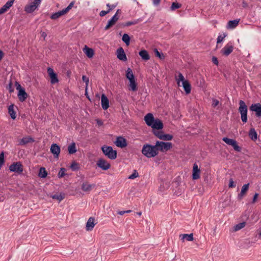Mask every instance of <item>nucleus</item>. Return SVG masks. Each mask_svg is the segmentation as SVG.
<instances>
[{
	"label": "nucleus",
	"instance_id": "69168bd1",
	"mask_svg": "<svg viewBox=\"0 0 261 261\" xmlns=\"http://www.w3.org/2000/svg\"><path fill=\"white\" fill-rule=\"evenodd\" d=\"M96 123L97 124V125H98L99 126H101L103 124V122L100 119H96Z\"/></svg>",
	"mask_w": 261,
	"mask_h": 261
},
{
	"label": "nucleus",
	"instance_id": "423d86ee",
	"mask_svg": "<svg viewBox=\"0 0 261 261\" xmlns=\"http://www.w3.org/2000/svg\"><path fill=\"white\" fill-rule=\"evenodd\" d=\"M224 141L227 145L231 146L234 150L237 152H241L242 148L238 144L237 141L233 139H230L227 137H224L222 138Z\"/></svg>",
	"mask_w": 261,
	"mask_h": 261
},
{
	"label": "nucleus",
	"instance_id": "72a5a7b5",
	"mask_svg": "<svg viewBox=\"0 0 261 261\" xmlns=\"http://www.w3.org/2000/svg\"><path fill=\"white\" fill-rule=\"evenodd\" d=\"M125 76L128 80L135 79V76L133 72V70L130 68H128L126 70Z\"/></svg>",
	"mask_w": 261,
	"mask_h": 261
},
{
	"label": "nucleus",
	"instance_id": "e433bc0d",
	"mask_svg": "<svg viewBox=\"0 0 261 261\" xmlns=\"http://www.w3.org/2000/svg\"><path fill=\"white\" fill-rule=\"evenodd\" d=\"M70 168L72 171H78L80 169V164L76 161H74L72 162L70 165Z\"/></svg>",
	"mask_w": 261,
	"mask_h": 261
},
{
	"label": "nucleus",
	"instance_id": "20e7f679",
	"mask_svg": "<svg viewBox=\"0 0 261 261\" xmlns=\"http://www.w3.org/2000/svg\"><path fill=\"white\" fill-rule=\"evenodd\" d=\"M238 111L240 113L242 121L244 123H246L247 122V106L242 100L239 101Z\"/></svg>",
	"mask_w": 261,
	"mask_h": 261
},
{
	"label": "nucleus",
	"instance_id": "de8ad7c7",
	"mask_svg": "<svg viewBox=\"0 0 261 261\" xmlns=\"http://www.w3.org/2000/svg\"><path fill=\"white\" fill-rule=\"evenodd\" d=\"M163 137L162 139L163 140L170 141L173 139V135H170V134H164V136H163Z\"/></svg>",
	"mask_w": 261,
	"mask_h": 261
},
{
	"label": "nucleus",
	"instance_id": "412c9836",
	"mask_svg": "<svg viewBox=\"0 0 261 261\" xmlns=\"http://www.w3.org/2000/svg\"><path fill=\"white\" fill-rule=\"evenodd\" d=\"M249 187V183L244 185L241 189V192L238 194V199L241 200L243 196L246 194Z\"/></svg>",
	"mask_w": 261,
	"mask_h": 261
},
{
	"label": "nucleus",
	"instance_id": "39448f33",
	"mask_svg": "<svg viewBox=\"0 0 261 261\" xmlns=\"http://www.w3.org/2000/svg\"><path fill=\"white\" fill-rule=\"evenodd\" d=\"M155 145L157 149V151L160 150L162 152L168 151L173 147V144L171 142L160 141H157Z\"/></svg>",
	"mask_w": 261,
	"mask_h": 261
},
{
	"label": "nucleus",
	"instance_id": "a878e982",
	"mask_svg": "<svg viewBox=\"0 0 261 261\" xmlns=\"http://www.w3.org/2000/svg\"><path fill=\"white\" fill-rule=\"evenodd\" d=\"M94 184H89L88 182H84L82 184L81 189L84 192H90L92 190V188L95 187Z\"/></svg>",
	"mask_w": 261,
	"mask_h": 261
},
{
	"label": "nucleus",
	"instance_id": "09e8293b",
	"mask_svg": "<svg viewBox=\"0 0 261 261\" xmlns=\"http://www.w3.org/2000/svg\"><path fill=\"white\" fill-rule=\"evenodd\" d=\"M139 176V174L136 170H134L133 173L128 176L129 179H134Z\"/></svg>",
	"mask_w": 261,
	"mask_h": 261
},
{
	"label": "nucleus",
	"instance_id": "7ed1b4c3",
	"mask_svg": "<svg viewBox=\"0 0 261 261\" xmlns=\"http://www.w3.org/2000/svg\"><path fill=\"white\" fill-rule=\"evenodd\" d=\"M101 149L102 153L111 160H115L117 157V152L116 150H114L112 146L103 145L101 147Z\"/></svg>",
	"mask_w": 261,
	"mask_h": 261
},
{
	"label": "nucleus",
	"instance_id": "338daca9",
	"mask_svg": "<svg viewBox=\"0 0 261 261\" xmlns=\"http://www.w3.org/2000/svg\"><path fill=\"white\" fill-rule=\"evenodd\" d=\"M117 26L118 28H121L126 27L125 22L119 23L118 24Z\"/></svg>",
	"mask_w": 261,
	"mask_h": 261
},
{
	"label": "nucleus",
	"instance_id": "cd10ccee",
	"mask_svg": "<svg viewBox=\"0 0 261 261\" xmlns=\"http://www.w3.org/2000/svg\"><path fill=\"white\" fill-rule=\"evenodd\" d=\"M14 104H11V105H10L8 107V113L10 115L11 118L12 119L15 120L16 118V111L14 110Z\"/></svg>",
	"mask_w": 261,
	"mask_h": 261
},
{
	"label": "nucleus",
	"instance_id": "052dcab7",
	"mask_svg": "<svg viewBox=\"0 0 261 261\" xmlns=\"http://www.w3.org/2000/svg\"><path fill=\"white\" fill-rule=\"evenodd\" d=\"M131 211H132L131 210L121 211H119L118 212V214H119L120 215H123L125 213H129L131 212Z\"/></svg>",
	"mask_w": 261,
	"mask_h": 261
},
{
	"label": "nucleus",
	"instance_id": "4d7b16f0",
	"mask_svg": "<svg viewBox=\"0 0 261 261\" xmlns=\"http://www.w3.org/2000/svg\"><path fill=\"white\" fill-rule=\"evenodd\" d=\"M15 86H16V90H18V91L20 90V89H22V88H23V87H22L21 86V85L19 83V82H18L17 81L15 82Z\"/></svg>",
	"mask_w": 261,
	"mask_h": 261
},
{
	"label": "nucleus",
	"instance_id": "dca6fc26",
	"mask_svg": "<svg viewBox=\"0 0 261 261\" xmlns=\"http://www.w3.org/2000/svg\"><path fill=\"white\" fill-rule=\"evenodd\" d=\"M153 131L156 130H161L163 129L164 127V124L163 122L159 119H155L150 126Z\"/></svg>",
	"mask_w": 261,
	"mask_h": 261
},
{
	"label": "nucleus",
	"instance_id": "2f4dec72",
	"mask_svg": "<svg viewBox=\"0 0 261 261\" xmlns=\"http://www.w3.org/2000/svg\"><path fill=\"white\" fill-rule=\"evenodd\" d=\"M51 197L54 199L58 200L59 201H62L65 197V194L63 192H61L59 194H55L51 196Z\"/></svg>",
	"mask_w": 261,
	"mask_h": 261
},
{
	"label": "nucleus",
	"instance_id": "0e129e2a",
	"mask_svg": "<svg viewBox=\"0 0 261 261\" xmlns=\"http://www.w3.org/2000/svg\"><path fill=\"white\" fill-rule=\"evenodd\" d=\"M87 90H88V88H87V87H85V95L86 97V98L89 100V101H91V98H90V96H89L88 94V91H87Z\"/></svg>",
	"mask_w": 261,
	"mask_h": 261
},
{
	"label": "nucleus",
	"instance_id": "6e6552de",
	"mask_svg": "<svg viewBox=\"0 0 261 261\" xmlns=\"http://www.w3.org/2000/svg\"><path fill=\"white\" fill-rule=\"evenodd\" d=\"M96 166L103 170H107L111 167V164L106 160L100 158L96 162Z\"/></svg>",
	"mask_w": 261,
	"mask_h": 261
},
{
	"label": "nucleus",
	"instance_id": "5fc2aeb1",
	"mask_svg": "<svg viewBox=\"0 0 261 261\" xmlns=\"http://www.w3.org/2000/svg\"><path fill=\"white\" fill-rule=\"evenodd\" d=\"M212 61L215 65H218L219 61L218 58L216 57L213 56L212 59Z\"/></svg>",
	"mask_w": 261,
	"mask_h": 261
},
{
	"label": "nucleus",
	"instance_id": "4c0bfd02",
	"mask_svg": "<svg viewBox=\"0 0 261 261\" xmlns=\"http://www.w3.org/2000/svg\"><path fill=\"white\" fill-rule=\"evenodd\" d=\"M153 51L155 57L159 58L161 60H164L165 59V56L163 53L161 51H159L157 48H154Z\"/></svg>",
	"mask_w": 261,
	"mask_h": 261
},
{
	"label": "nucleus",
	"instance_id": "b1692460",
	"mask_svg": "<svg viewBox=\"0 0 261 261\" xmlns=\"http://www.w3.org/2000/svg\"><path fill=\"white\" fill-rule=\"evenodd\" d=\"M83 51L88 58H92L94 55V50L86 45L83 48Z\"/></svg>",
	"mask_w": 261,
	"mask_h": 261
},
{
	"label": "nucleus",
	"instance_id": "13d9d810",
	"mask_svg": "<svg viewBox=\"0 0 261 261\" xmlns=\"http://www.w3.org/2000/svg\"><path fill=\"white\" fill-rule=\"evenodd\" d=\"M142 21V18H139V19H135L133 21H132V24L133 25H135V24H136L137 23H138L139 22H141Z\"/></svg>",
	"mask_w": 261,
	"mask_h": 261
},
{
	"label": "nucleus",
	"instance_id": "f03ea898",
	"mask_svg": "<svg viewBox=\"0 0 261 261\" xmlns=\"http://www.w3.org/2000/svg\"><path fill=\"white\" fill-rule=\"evenodd\" d=\"M177 84L180 86V82L182 83V87L186 94H189L191 91V86L190 82L188 80H186L182 74L178 72V78L176 79Z\"/></svg>",
	"mask_w": 261,
	"mask_h": 261
},
{
	"label": "nucleus",
	"instance_id": "79ce46f5",
	"mask_svg": "<svg viewBox=\"0 0 261 261\" xmlns=\"http://www.w3.org/2000/svg\"><path fill=\"white\" fill-rule=\"evenodd\" d=\"M153 134L156 136L159 139H161V140H162L163 139V136H164V133L163 131L162 130H159V131H157V130H153Z\"/></svg>",
	"mask_w": 261,
	"mask_h": 261
},
{
	"label": "nucleus",
	"instance_id": "a211bd4d",
	"mask_svg": "<svg viewBox=\"0 0 261 261\" xmlns=\"http://www.w3.org/2000/svg\"><path fill=\"white\" fill-rule=\"evenodd\" d=\"M117 57L118 59L122 61H126L127 59L124 49L120 47L117 50Z\"/></svg>",
	"mask_w": 261,
	"mask_h": 261
},
{
	"label": "nucleus",
	"instance_id": "f704fd0d",
	"mask_svg": "<svg viewBox=\"0 0 261 261\" xmlns=\"http://www.w3.org/2000/svg\"><path fill=\"white\" fill-rule=\"evenodd\" d=\"M47 176V172L44 167H41L39 170L38 176L40 178H44Z\"/></svg>",
	"mask_w": 261,
	"mask_h": 261
},
{
	"label": "nucleus",
	"instance_id": "f257e3e1",
	"mask_svg": "<svg viewBox=\"0 0 261 261\" xmlns=\"http://www.w3.org/2000/svg\"><path fill=\"white\" fill-rule=\"evenodd\" d=\"M141 151L142 153L148 158L154 157L159 153L155 145L147 143L143 145Z\"/></svg>",
	"mask_w": 261,
	"mask_h": 261
},
{
	"label": "nucleus",
	"instance_id": "6ab92c4d",
	"mask_svg": "<svg viewBox=\"0 0 261 261\" xmlns=\"http://www.w3.org/2000/svg\"><path fill=\"white\" fill-rule=\"evenodd\" d=\"M17 96L21 102H23L27 99L28 94L26 92L24 88L18 91Z\"/></svg>",
	"mask_w": 261,
	"mask_h": 261
},
{
	"label": "nucleus",
	"instance_id": "a18cd8bd",
	"mask_svg": "<svg viewBox=\"0 0 261 261\" xmlns=\"http://www.w3.org/2000/svg\"><path fill=\"white\" fill-rule=\"evenodd\" d=\"M66 171V169L65 168H61L58 174V176L59 178L63 177L65 175V172Z\"/></svg>",
	"mask_w": 261,
	"mask_h": 261
},
{
	"label": "nucleus",
	"instance_id": "ea45409f",
	"mask_svg": "<svg viewBox=\"0 0 261 261\" xmlns=\"http://www.w3.org/2000/svg\"><path fill=\"white\" fill-rule=\"evenodd\" d=\"M116 5H112V8H109V9L107 11L102 10L99 13V16L101 17L105 16L106 14L109 13L111 11H112L113 9H114L116 7Z\"/></svg>",
	"mask_w": 261,
	"mask_h": 261
},
{
	"label": "nucleus",
	"instance_id": "c9c22d12",
	"mask_svg": "<svg viewBox=\"0 0 261 261\" xmlns=\"http://www.w3.org/2000/svg\"><path fill=\"white\" fill-rule=\"evenodd\" d=\"M64 15H65L64 13L63 12V11L62 10H61V11H59L58 12H57L56 13L52 14L50 16V18L51 19L55 20V19L59 18V17H60L61 16H62Z\"/></svg>",
	"mask_w": 261,
	"mask_h": 261
},
{
	"label": "nucleus",
	"instance_id": "c85d7f7f",
	"mask_svg": "<svg viewBox=\"0 0 261 261\" xmlns=\"http://www.w3.org/2000/svg\"><path fill=\"white\" fill-rule=\"evenodd\" d=\"M77 151L76 144L73 142L68 146V152L69 154H73Z\"/></svg>",
	"mask_w": 261,
	"mask_h": 261
},
{
	"label": "nucleus",
	"instance_id": "f3484780",
	"mask_svg": "<svg viewBox=\"0 0 261 261\" xmlns=\"http://www.w3.org/2000/svg\"><path fill=\"white\" fill-rule=\"evenodd\" d=\"M101 105L104 110H107L109 107V100L105 94L102 93L101 96Z\"/></svg>",
	"mask_w": 261,
	"mask_h": 261
},
{
	"label": "nucleus",
	"instance_id": "6e6d98bb",
	"mask_svg": "<svg viewBox=\"0 0 261 261\" xmlns=\"http://www.w3.org/2000/svg\"><path fill=\"white\" fill-rule=\"evenodd\" d=\"M258 195H259V194L257 193H255L254 194V195H253V197L252 198V203H254L256 201L258 197Z\"/></svg>",
	"mask_w": 261,
	"mask_h": 261
},
{
	"label": "nucleus",
	"instance_id": "58836bf2",
	"mask_svg": "<svg viewBox=\"0 0 261 261\" xmlns=\"http://www.w3.org/2000/svg\"><path fill=\"white\" fill-rule=\"evenodd\" d=\"M122 41L125 43L127 46H128L130 44V37L127 34H124L122 38Z\"/></svg>",
	"mask_w": 261,
	"mask_h": 261
},
{
	"label": "nucleus",
	"instance_id": "7c9ffc66",
	"mask_svg": "<svg viewBox=\"0 0 261 261\" xmlns=\"http://www.w3.org/2000/svg\"><path fill=\"white\" fill-rule=\"evenodd\" d=\"M240 19L229 20L227 23V28L233 29L235 28L239 24Z\"/></svg>",
	"mask_w": 261,
	"mask_h": 261
},
{
	"label": "nucleus",
	"instance_id": "393cba45",
	"mask_svg": "<svg viewBox=\"0 0 261 261\" xmlns=\"http://www.w3.org/2000/svg\"><path fill=\"white\" fill-rule=\"evenodd\" d=\"M139 55L141 58V59L145 61H148L150 59V56L148 53V51L145 49H141L139 52Z\"/></svg>",
	"mask_w": 261,
	"mask_h": 261
},
{
	"label": "nucleus",
	"instance_id": "2eb2a0df",
	"mask_svg": "<svg viewBox=\"0 0 261 261\" xmlns=\"http://www.w3.org/2000/svg\"><path fill=\"white\" fill-rule=\"evenodd\" d=\"M200 170L198 167V165L196 163H194L192 169V179L193 180H196L200 178Z\"/></svg>",
	"mask_w": 261,
	"mask_h": 261
},
{
	"label": "nucleus",
	"instance_id": "1a4fd4ad",
	"mask_svg": "<svg viewBox=\"0 0 261 261\" xmlns=\"http://www.w3.org/2000/svg\"><path fill=\"white\" fill-rule=\"evenodd\" d=\"M50 151L53 154L54 158L59 159L61 152V147L56 143H53L51 145Z\"/></svg>",
	"mask_w": 261,
	"mask_h": 261
},
{
	"label": "nucleus",
	"instance_id": "bf43d9fd",
	"mask_svg": "<svg viewBox=\"0 0 261 261\" xmlns=\"http://www.w3.org/2000/svg\"><path fill=\"white\" fill-rule=\"evenodd\" d=\"M116 22L117 21V20L119 19V17L118 16L117 13H116L115 14L112 16V17L111 18Z\"/></svg>",
	"mask_w": 261,
	"mask_h": 261
},
{
	"label": "nucleus",
	"instance_id": "603ef678",
	"mask_svg": "<svg viewBox=\"0 0 261 261\" xmlns=\"http://www.w3.org/2000/svg\"><path fill=\"white\" fill-rule=\"evenodd\" d=\"M9 10V8H7L5 5L0 8V15L3 14Z\"/></svg>",
	"mask_w": 261,
	"mask_h": 261
},
{
	"label": "nucleus",
	"instance_id": "37998d69",
	"mask_svg": "<svg viewBox=\"0 0 261 261\" xmlns=\"http://www.w3.org/2000/svg\"><path fill=\"white\" fill-rule=\"evenodd\" d=\"M116 22L113 20L112 19H110L108 23L106 26L105 28V30H108L110 29L111 27H112Z\"/></svg>",
	"mask_w": 261,
	"mask_h": 261
},
{
	"label": "nucleus",
	"instance_id": "680f3d73",
	"mask_svg": "<svg viewBox=\"0 0 261 261\" xmlns=\"http://www.w3.org/2000/svg\"><path fill=\"white\" fill-rule=\"evenodd\" d=\"M72 8L69 6H67L66 8L62 10L65 14L67 13Z\"/></svg>",
	"mask_w": 261,
	"mask_h": 261
},
{
	"label": "nucleus",
	"instance_id": "864d4df0",
	"mask_svg": "<svg viewBox=\"0 0 261 261\" xmlns=\"http://www.w3.org/2000/svg\"><path fill=\"white\" fill-rule=\"evenodd\" d=\"M236 186V183L233 181L232 178H230L229 179V182L228 184V187L229 188H234Z\"/></svg>",
	"mask_w": 261,
	"mask_h": 261
},
{
	"label": "nucleus",
	"instance_id": "49530a36",
	"mask_svg": "<svg viewBox=\"0 0 261 261\" xmlns=\"http://www.w3.org/2000/svg\"><path fill=\"white\" fill-rule=\"evenodd\" d=\"M245 224H246V223L245 222L239 223V224H238L234 226V230L236 231H237V230H239L242 229V228L245 227Z\"/></svg>",
	"mask_w": 261,
	"mask_h": 261
},
{
	"label": "nucleus",
	"instance_id": "bb28decb",
	"mask_svg": "<svg viewBox=\"0 0 261 261\" xmlns=\"http://www.w3.org/2000/svg\"><path fill=\"white\" fill-rule=\"evenodd\" d=\"M129 81V89L132 91L137 90V83L136 81V78Z\"/></svg>",
	"mask_w": 261,
	"mask_h": 261
},
{
	"label": "nucleus",
	"instance_id": "8fccbe9b",
	"mask_svg": "<svg viewBox=\"0 0 261 261\" xmlns=\"http://www.w3.org/2000/svg\"><path fill=\"white\" fill-rule=\"evenodd\" d=\"M226 36H227L226 33H224L223 36H222V35L218 36L217 39V43L219 44V43H220L221 42H222Z\"/></svg>",
	"mask_w": 261,
	"mask_h": 261
},
{
	"label": "nucleus",
	"instance_id": "473e14b6",
	"mask_svg": "<svg viewBox=\"0 0 261 261\" xmlns=\"http://www.w3.org/2000/svg\"><path fill=\"white\" fill-rule=\"evenodd\" d=\"M181 240L184 241V239H186L188 241H192L194 239L193 234L192 233L190 234H182L180 235Z\"/></svg>",
	"mask_w": 261,
	"mask_h": 261
},
{
	"label": "nucleus",
	"instance_id": "e2e57ef3",
	"mask_svg": "<svg viewBox=\"0 0 261 261\" xmlns=\"http://www.w3.org/2000/svg\"><path fill=\"white\" fill-rule=\"evenodd\" d=\"M13 4L12 3H11V2H10L9 1H8L5 4V5L9 8V9L13 6Z\"/></svg>",
	"mask_w": 261,
	"mask_h": 261
},
{
	"label": "nucleus",
	"instance_id": "0eeeda50",
	"mask_svg": "<svg viewBox=\"0 0 261 261\" xmlns=\"http://www.w3.org/2000/svg\"><path fill=\"white\" fill-rule=\"evenodd\" d=\"M9 170L20 174L23 172V166L20 162H14L10 166Z\"/></svg>",
	"mask_w": 261,
	"mask_h": 261
},
{
	"label": "nucleus",
	"instance_id": "9d476101",
	"mask_svg": "<svg viewBox=\"0 0 261 261\" xmlns=\"http://www.w3.org/2000/svg\"><path fill=\"white\" fill-rule=\"evenodd\" d=\"M40 4V3L34 0L33 2L25 6L24 11L28 13H31L38 8Z\"/></svg>",
	"mask_w": 261,
	"mask_h": 261
},
{
	"label": "nucleus",
	"instance_id": "c756f323",
	"mask_svg": "<svg viewBox=\"0 0 261 261\" xmlns=\"http://www.w3.org/2000/svg\"><path fill=\"white\" fill-rule=\"evenodd\" d=\"M248 136L252 141H254L257 140V134L253 128H250L248 133Z\"/></svg>",
	"mask_w": 261,
	"mask_h": 261
},
{
	"label": "nucleus",
	"instance_id": "aec40b11",
	"mask_svg": "<svg viewBox=\"0 0 261 261\" xmlns=\"http://www.w3.org/2000/svg\"><path fill=\"white\" fill-rule=\"evenodd\" d=\"M144 121L148 126H151L153 121L155 119L152 113H148L144 117Z\"/></svg>",
	"mask_w": 261,
	"mask_h": 261
},
{
	"label": "nucleus",
	"instance_id": "774afa93",
	"mask_svg": "<svg viewBox=\"0 0 261 261\" xmlns=\"http://www.w3.org/2000/svg\"><path fill=\"white\" fill-rule=\"evenodd\" d=\"M4 53L0 49V61L2 60L3 57H4Z\"/></svg>",
	"mask_w": 261,
	"mask_h": 261
},
{
	"label": "nucleus",
	"instance_id": "4be33fe9",
	"mask_svg": "<svg viewBox=\"0 0 261 261\" xmlns=\"http://www.w3.org/2000/svg\"><path fill=\"white\" fill-rule=\"evenodd\" d=\"M95 219L93 217H90L87 222L86 229L87 230H92L94 228L95 223H94Z\"/></svg>",
	"mask_w": 261,
	"mask_h": 261
},
{
	"label": "nucleus",
	"instance_id": "ddd939ff",
	"mask_svg": "<svg viewBox=\"0 0 261 261\" xmlns=\"http://www.w3.org/2000/svg\"><path fill=\"white\" fill-rule=\"evenodd\" d=\"M114 143L117 147L121 148H124L127 145L126 139L122 136L117 137Z\"/></svg>",
	"mask_w": 261,
	"mask_h": 261
},
{
	"label": "nucleus",
	"instance_id": "c03bdc74",
	"mask_svg": "<svg viewBox=\"0 0 261 261\" xmlns=\"http://www.w3.org/2000/svg\"><path fill=\"white\" fill-rule=\"evenodd\" d=\"M6 88L9 90L10 93H12L14 92V89L13 87V82L11 79L10 80L8 86Z\"/></svg>",
	"mask_w": 261,
	"mask_h": 261
},
{
	"label": "nucleus",
	"instance_id": "9b49d317",
	"mask_svg": "<svg viewBox=\"0 0 261 261\" xmlns=\"http://www.w3.org/2000/svg\"><path fill=\"white\" fill-rule=\"evenodd\" d=\"M47 73L50 79V83L55 84L59 82L57 74L54 71V69L50 67L47 68Z\"/></svg>",
	"mask_w": 261,
	"mask_h": 261
},
{
	"label": "nucleus",
	"instance_id": "a19ab883",
	"mask_svg": "<svg viewBox=\"0 0 261 261\" xmlns=\"http://www.w3.org/2000/svg\"><path fill=\"white\" fill-rule=\"evenodd\" d=\"M181 7V4L177 2H173L170 7V9L172 11H174L177 9Z\"/></svg>",
	"mask_w": 261,
	"mask_h": 261
},
{
	"label": "nucleus",
	"instance_id": "5701e85b",
	"mask_svg": "<svg viewBox=\"0 0 261 261\" xmlns=\"http://www.w3.org/2000/svg\"><path fill=\"white\" fill-rule=\"evenodd\" d=\"M34 141L35 140L34 138L31 136L23 137L20 140L19 145H24L29 143H33Z\"/></svg>",
	"mask_w": 261,
	"mask_h": 261
},
{
	"label": "nucleus",
	"instance_id": "4468645a",
	"mask_svg": "<svg viewBox=\"0 0 261 261\" xmlns=\"http://www.w3.org/2000/svg\"><path fill=\"white\" fill-rule=\"evenodd\" d=\"M233 46L231 43L229 42L221 49V53L223 55L227 57L233 51Z\"/></svg>",
	"mask_w": 261,
	"mask_h": 261
},
{
	"label": "nucleus",
	"instance_id": "f8f14e48",
	"mask_svg": "<svg viewBox=\"0 0 261 261\" xmlns=\"http://www.w3.org/2000/svg\"><path fill=\"white\" fill-rule=\"evenodd\" d=\"M250 111L254 112L257 117H261V104L256 103L252 104L249 107Z\"/></svg>",
	"mask_w": 261,
	"mask_h": 261
},
{
	"label": "nucleus",
	"instance_id": "3c124183",
	"mask_svg": "<svg viewBox=\"0 0 261 261\" xmlns=\"http://www.w3.org/2000/svg\"><path fill=\"white\" fill-rule=\"evenodd\" d=\"M82 81L85 83L86 84V87H87V88H88V84H89V77H87L86 75H83L82 76Z\"/></svg>",
	"mask_w": 261,
	"mask_h": 261
}]
</instances>
